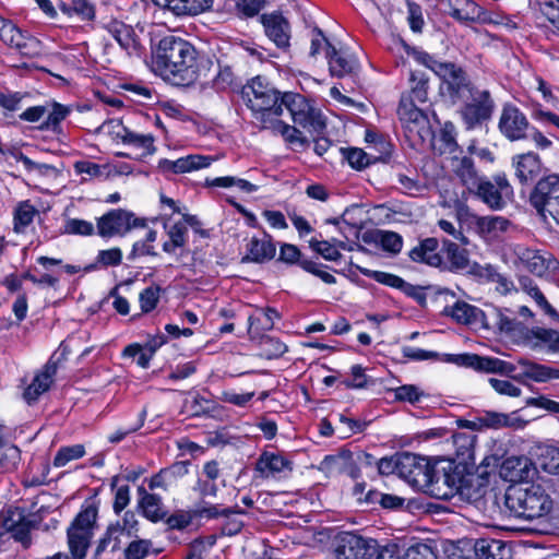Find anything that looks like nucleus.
I'll list each match as a JSON object with an SVG mask.
<instances>
[{"label":"nucleus","instance_id":"obj_1","mask_svg":"<svg viewBox=\"0 0 559 559\" xmlns=\"http://www.w3.org/2000/svg\"><path fill=\"white\" fill-rule=\"evenodd\" d=\"M206 63L190 43L175 36H166L159 41L154 59L156 71L175 85L195 82Z\"/></svg>","mask_w":559,"mask_h":559},{"label":"nucleus","instance_id":"obj_2","mask_svg":"<svg viewBox=\"0 0 559 559\" xmlns=\"http://www.w3.org/2000/svg\"><path fill=\"white\" fill-rule=\"evenodd\" d=\"M554 481V478H542L540 483L509 487L504 497L507 509L525 520L547 515L554 504L548 491Z\"/></svg>","mask_w":559,"mask_h":559},{"label":"nucleus","instance_id":"obj_3","mask_svg":"<svg viewBox=\"0 0 559 559\" xmlns=\"http://www.w3.org/2000/svg\"><path fill=\"white\" fill-rule=\"evenodd\" d=\"M280 93L261 76L253 78L241 90V97L264 129L276 117H281Z\"/></svg>","mask_w":559,"mask_h":559},{"label":"nucleus","instance_id":"obj_4","mask_svg":"<svg viewBox=\"0 0 559 559\" xmlns=\"http://www.w3.org/2000/svg\"><path fill=\"white\" fill-rule=\"evenodd\" d=\"M429 476L431 483L423 490L429 491L438 498H451L459 493L464 496V487L457 473L454 472L453 462L444 459L432 461Z\"/></svg>","mask_w":559,"mask_h":559},{"label":"nucleus","instance_id":"obj_5","mask_svg":"<svg viewBox=\"0 0 559 559\" xmlns=\"http://www.w3.org/2000/svg\"><path fill=\"white\" fill-rule=\"evenodd\" d=\"M97 509L95 507H87L82 510L69 526L68 545L72 558L70 559H84L86 550L90 547L93 537V530L96 523Z\"/></svg>","mask_w":559,"mask_h":559},{"label":"nucleus","instance_id":"obj_6","mask_svg":"<svg viewBox=\"0 0 559 559\" xmlns=\"http://www.w3.org/2000/svg\"><path fill=\"white\" fill-rule=\"evenodd\" d=\"M0 527L11 533L14 540L26 549L32 545L31 531L36 527V522L22 509L8 507L0 512Z\"/></svg>","mask_w":559,"mask_h":559},{"label":"nucleus","instance_id":"obj_7","mask_svg":"<svg viewBox=\"0 0 559 559\" xmlns=\"http://www.w3.org/2000/svg\"><path fill=\"white\" fill-rule=\"evenodd\" d=\"M376 552L377 545L373 539H366L349 532L341 533L335 538L336 559H370Z\"/></svg>","mask_w":559,"mask_h":559},{"label":"nucleus","instance_id":"obj_8","mask_svg":"<svg viewBox=\"0 0 559 559\" xmlns=\"http://www.w3.org/2000/svg\"><path fill=\"white\" fill-rule=\"evenodd\" d=\"M401 478L405 479L409 485L421 489L431 483L430 467L432 461L427 457L404 452L401 453Z\"/></svg>","mask_w":559,"mask_h":559},{"label":"nucleus","instance_id":"obj_9","mask_svg":"<svg viewBox=\"0 0 559 559\" xmlns=\"http://www.w3.org/2000/svg\"><path fill=\"white\" fill-rule=\"evenodd\" d=\"M143 218L134 217L133 213L126 210H112L103 215L97 222L98 234L102 237L123 235L132 228L144 227Z\"/></svg>","mask_w":559,"mask_h":559},{"label":"nucleus","instance_id":"obj_10","mask_svg":"<svg viewBox=\"0 0 559 559\" xmlns=\"http://www.w3.org/2000/svg\"><path fill=\"white\" fill-rule=\"evenodd\" d=\"M556 201H559V176L552 174L540 178L530 194V203L546 218Z\"/></svg>","mask_w":559,"mask_h":559},{"label":"nucleus","instance_id":"obj_11","mask_svg":"<svg viewBox=\"0 0 559 559\" xmlns=\"http://www.w3.org/2000/svg\"><path fill=\"white\" fill-rule=\"evenodd\" d=\"M493 100L488 91H474L472 99L461 110V116L467 129L488 120L493 111Z\"/></svg>","mask_w":559,"mask_h":559},{"label":"nucleus","instance_id":"obj_12","mask_svg":"<svg viewBox=\"0 0 559 559\" xmlns=\"http://www.w3.org/2000/svg\"><path fill=\"white\" fill-rule=\"evenodd\" d=\"M0 39L8 46L17 49L22 55L31 56L38 51L39 41L23 33L11 21L0 16Z\"/></svg>","mask_w":559,"mask_h":559},{"label":"nucleus","instance_id":"obj_13","mask_svg":"<svg viewBox=\"0 0 559 559\" xmlns=\"http://www.w3.org/2000/svg\"><path fill=\"white\" fill-rule=\"evenodd\" d=\"M499 129L511 141L528 138V131L531 130L525 115L519 108L511 105L503 107L499 120Z\"/></svg>","mask_w":559,"mask_h":559},{"label":"nucleus","instance_id":"obj_14","mask_svg":"<svg viewBox=\"0 0 559 559\" xmlns=\"http://www.w3.org/2000/svg\"><path fill=\"white\" fill-rule=\"evenodd\" d=\"M358 269L360 273L364 274L365 276L370 277L380 284L400 289L406 296L416 300L420 306H424L426 304V293L424 287L409 284L395 274L382 271H372L365 267Z\"/></svg>","mask_w":559,"mask_h":559},{"label":"nucleus","instance_id":"obj_15","mask_svg":"<svg viewBox=\"0 0 559 559\" xmlns=\"http://www.w3.org/2000/svg\"><path fill=\"white\" fill-rule=\"evenodd\" d=\"M462 366L473 368L478 371L511 374L515 371V366L492 357H481L476 354H464L459 357Z\"/></svg>","mask_w":559,"mask_h":559},{"label":"nucleus","instance_id":"obj_16","mask_svg":"<svg viewBox=\"0 0 559 559\" xmlns=\"http://www.w3.org/2000/svg\"><path fill=\"white\" fill-rule=\"evenodd\" d=\"M261 22L266 36L278 47H289L290 26L287 20L278 13L263 14Z\"/></svg>","mask_w":559,"mask_h":559},{"label":"nucleus","instance_id":"obj_17","mask_svg":"<svg viewBox=\"0 0 559 559\" xmlns=\"http://www.w3.org/2000/svg\"><path fill=\"white\" fill-rule=\"evenodd\" d=\"M55 357L56 355L50 357L43 370L34 377L32 383L24 390L23 399L27 404L35 403L44 392L49 390L57 372Z\"/></svg>","mask_w":559,"mask_h":559},{"label":"nucleus","instance_id":"obj_18","mask_svg":"<svg viewBox=\"0 0 559 559\" xmlns=\"http://www.w3.org/2000/svg\"><path fill=\"white\" fill-rule=\"evenodd\" d=\"M512 165L515 169V177L521 185H530L536 180L543 173V164L537 154L524 153L512 158Z\"/></svg>","mask_w":559,"mask_h":559},{"label":"nucleus","instance_id":"obj_19","mask_svg":"<svg viewBox=\"0 0 559 559\" xmlns=\"http://www.w3.org/2000/svg\"><path fill=\"white\" fill-rule=\"evenodd\" d=\"M121 140L127 146V151L119 153L120 156L141 159L154 152V139L152 135L138 134L124 129Z\"/></svg>","mask_w":559,"mask_h":559},{"label":"nucleus","instance_id":"obj_20","mask_svg":"<svg viewBox=\"0 0 559 559\" xmlns=\"http://www.w3.org/2000/svg\"><path fill=\"white\" fill-rule=\"evenodd\" d=\"M513 252L516 257V261L532 274L543 276L550 267V254L546 257L537 250H533L520 245L514 247Z\"/></svg>","mask_w":559,"mask_h":559},{"label":"nucleus","instance_id":"obj_21","mask_svg":"<svg viewBox=\"0 0 559 559\" xmlns=\"http://www.w3.org/2000/svg\"><path fill=\"white\" fill-rule=\"evenodd\" d=\"M247 253L241 258L242 263H264L275 257L276 248L269 234L262 239L252 237L246 245Z\"/></svg>","mask_w":559,"mask_h":559},{"label":"nucleus","instance_id":"obj_22","mask_svg":"<svg viewBox=\"0 0 559 559\" xmlns=\"http://www.w3.org/2000/svg\"><path fill=\"white\" fill-rule=\"evenodd\" d=\"M520 323L515 318H510L501 309L489 306L484 312L481 328L498 330L500 333L513 334L518 331Z\"/></svg>","mask_w":559,"mask_h":559},{"label":"nucleus","instance_id":"obj_23","mask_svg":"<svg viewBox=\"0 0 559 559\" xmlns=\"http://www.w3.org/2000/svg\"><path fill=\"white\" fill-rule=\"evenodd\" d=\"M484 310L472 306L465 301H456L454 305L445 307L443 313L451 317L460 324L480 326L484 318Z\"/></svg>","mask_w":559,"mask_h":559},{"label":"nucleus","instance_id":"obj_24","mask_svg":"<svg viewBox=\"0 0 559 559\" xmlns=\"http://www.w3.org/2000/svg\"><path fill=\"white\" fill-rule=\"evenodd\" d=\"M416 100L411 96L402 95L397 108L400 121L406 130L414 131L415 128L426 124L427 118L423 110L416 105Z\"/></svg>","mask_w":559,"mask_h":559},{"label":"nucleus","instance_id":"obj_25","mask_svg":"<svg viewBox=\"0 0 559 559\" xmlns=\"http://www.w3.org/2000/svg\"><path fill=\"white\" fill-rule=\"evenodd\" d=\"M326 59L330 72L333 76L343 78L355 74L359 67L354 57L345 51L336 50L333 46H329Z\"/></svg>","mask_w":559,"mask_h":559},{"label":"nucleus","instance_id":"obj_26","mask_svg":"<svg viewBox=\"0 0 559 559\" xmlns=\"http://www.w3.org/2000/svg\"><path fill=\"white\" fill-rule=\"evenodd\" d=\"M444 11L459 22H474L480 19V8L471 0H440Z\"/></svg>","mask_w":559,"mask_h":559},{"label":"nucleus","instance_id":"obj_27","mask_svg":"<svg viewBox=\"0 0 559 559\" xmlns=\"http://www.w3.org/2000/svg\"><path fill=\"white\" fill-rule=\"evenodd\" d=\"M321 469L330 474L344 473L352 478L359 476V469L350 452L325 456L321 463Z\"/></svg>","mask_w":559,"mask_h":559},{"label":"nucleus","instance_id":"obj_28","mask_svg":"<svg viewBox=\"0 0 559 559\" xmlns=\"http://www.w3.org/2000/svg\"><path fill=\"white\" fill-rule=\"evenodd\" d=\"M500 473L509 481H523L532 475V462L526 456H510L503 461Z\"/></svg>","mask_w":559,"mask_h":559},{"label":"nucleus","instance_id":"obj_29","mask_svg":"<svg viewBox=\"0 0 559 559\" xmlns=\"http://www.w3.org/2000/svg\"><path fill=\"white\" fill-rule=\"evenodd\" d=\"M213 5V0H158V7L171 11L176 15H197Z\"/></svg>","mask_w":559,"mask_h":559},{"label":"nucleus","instance_id":"obj_30","mask_svg":"<svg viewBox=\"0 0 559 559\" xmlns=\"http://www.w3.org/2000/svg\"><path fill=\"white\" fill-rule=\"evenodd\" d=\"M519 365L522 367V371L513 378L518 381L523 379H532L536 382H545L550 379H559V369H552L550 367L532 362L527 359H520Z\"/></svg>","mask_w":559,"mask_h":559},{"label":"nucleus","instance_id":"obj_31","mask_svg":"<svg viewBox=\"0 0 559 559\" xmlns=\"http://www.w3.org/2000/svg\"><path fill=\"white\" fill-rule=\"evenodd\" d=\"M438 240L426 238L418 246L414 247L408 255L414 262H423L430 266H440L442 258L437 252Z\"/></svg>","mask_w":559,"mask_h":559},{"label":"nucleus","instance_id":"obj_32","mask_svg":"<svg viewBox=\"0 0 559 559\" xmlns=\"http://www.w3.org/2000/svg\"><path fill=\"white\" fill-rule=\"evenodd\" d=\"M477 559H510V550L502 540L493 538L477 539L474 545Z\"/></svg>","mask_w":559,"mask_h":559},{"label":"nucleus","instance_id":"obj_33","mask_svg":"<svg viewBox=\"0 0 559 559\" xmlns=\"http://www.w3.org/2000/svg\"><path fill=\"white\" fill-rule=\"evenodd\" d=\"M433 72L442 79L452 94H457L466 85L464 71L453 63H436Z\"/></svg>","mask_w":559,"mask_h":559},{"label":"nucleus","instance_id":"obj_34","mask_svg":"<svg viewBox=\"0 0 559 559\" xmlns=\"http://www.w3.org/2000/svg\"><path fill=\"white\" fill-rule=\"evenodd\" d=\"M479 427L499 429L503 427L522 428L525 421L516 416V413L504 414L497 412H484L478 417Z\"/></svg>","mask_w":559,"mask_h":559},{"label":"nucleus","instance_id":"obj_35","mask_svg":"<svg viewBox=\"0 0 559 559\" xmlns=\"http://www.w3.org/2000/svg\"><path fill=\"white\" fill-rule=\"evenodd\" d=\"M293 122L317 134H320L325 129V120L321 111L308 99L306 108H301L299 114L293 119Z\"/></svg>","mask_w":559,"mask_h":559},{"label":"nucleus","instance_id":"obj_36","mask_svg":"<svg viewBox=\"0 0 559 559\" xmlns=\"http://www.w3.org/2000/svg\"><path fill=\"white\" fill-rule=\"evenodd\" d=\"M471 192L475 193L484 203L492 210H500L504 205L499 188L488 179L480 178Z\"/></svg>","mask_w":559,"mask_h":559},{"label":"nucleus","instance_id":"obj_37","mask_svg":"<svg viewBox=\"0 0 559 559\" xmlns=\"http://www.w3.org/2000/svg\"><path fill=\"white\" fill-rule=\"evenodd\" d=\"M451 168L468 190H473V187L481 178L478 175L472 158L467 156H453L451 158Z\"/></svg>","mask_w":559,"mask_h":559},{"label":"nucleus","instance_id":"obj_38","mask_svg":"<svg viewBox=\"0 0 559 559\" xmlns=\"http://www.w3.org/2000/svg\"><path fill=\"white\" fill-rule=\"evenodd\" d=\"M36 216H39V212L28 200L19 202L13 211V230L16 234L26 233Z\"/></svg>","mask_w":559,"mask_h":559},{"label":"nucleus","instance_id":"obj_39","mask_svg":"<svg viewBox=\"0 0 559 559\" xmlns=\"http://www.w3.org/2000/svg\"><path fill=\"white\" fill-rule=\"evenodd\" d=\"M3 426L0 425V473H7L16 468L21 452L17 447L3 438Z\"/></svg>","mask_w":559,"mask_h":559},{"label":"nucleus","instance_id":"obj_40","mask_svg":"<svg viewBox=\"0 0 559 559\" xmlns=\"http://www.w3.org/2000/svg\"><path fill=\"white\" fill-rule=\"evenodd\" d=\"M289 468V462L283 456L273 453H263L257 462V471L263 477L274 476Z\"/></svg>","mask_w":559,"mask_h":559},{"label":"nucleus","instance_id":"obj_41","mask_svg":"<svg viewBox=\"0 0 559 559\" xmlns=\"http://www.w3.org/2000/svg\"><path fill=\"white\" fill-rule=\"evenodd\" d=\"M139 493L142 495L140 506L144 515L152 522L163 520L166 512L162 508V499L157 495L147 493L142 487L139 488Z\"/></svg>","mask_w":559,"mask_h":559},{"label":"nucleus","instance_id":"obj_42","mask_svg":"<svg viewBox=\"0 0 559 559\" xmlns=\"http://www.w3.org/2000/svg\"><path fill=\"white\" fill-rule=\"evenodd\" d=\"M264 129H271L281 133L284 140L293 145L305 146L308 143L307 139L297 128L284 122L281 120V117H276V119H274V121H272V123L266 126Z\"/></svg>","mask_w":559,"mask_h":559},{"label":"nucleus","instance_id":"obj_43","mask_svg":"<svg viewBox=\"0 0 559 559\" xmlns=\"http://www.w3.org/2000/svg\"><path fill=\"white\" fill-rule=\"evenodd\" d=\"M443 253L450 263L451 270H464L468 266V254L463 248H460L455 242L444 240Z\"/></svg>","mask_w":559,"mask_h":559},{"label":"nucleus","instance_id":"obj_44","mask_svg":"<svg viewBox=\"0 0 559 559\" xmlns=\"http://www.w3.org/2000/svg\"><path fill=\"white\" fill-rule=\"evenodd\" d=\"M411 92L405 94L411 96L417 103L423 104L428 98V76L426 72L420 70H414L411 72Z\"/></svg>","mask_w":559,"mask_h":559},{"label":"nucleus","instance_id":"obj_45","mask_svg":"<svg viewBox=\"0 0 559 559\" xmlns=\"http://www.w3.org/2000/svg\"><path fill=\"white\" fill-rule=\"evenodd\" d=\"M510 225V222L501 216H481L476 221V227L480 235L496 236L498 233L506 231Z\"/></svg>","mask_w":559,"mask_h":559},{"label":"nucleus","instance_id":"obj_46","mask_svg":"<svg viewBox=\"0 0 559 559\" xmlns=\"http://www.w3.org/2000/svg\"><path fill=\"white\" fill-rule=\"evenodd\" d=\"M211 157L203 155H188L174 160V174H183L210 166Z\"/></svg>","mask_w":559,"mask_h":559},{"label":"nucleus","instance_id":"obj_47","mask_svg":"<svg viewBox=\"0 0 559 559\" xmlns=\"http://www.w3.org/2000/svg\"><path fill=\"white\" fill-rule=\"evenodd\" d=\"M306 102L307 98L300 94L297 93H284L281 96V116L283 115L284 110H287L292 120L299 114L301 108H306Z\"/></svg>","mask_w":559,"mask_h":559},{"label":"nucleus","instance_id":"obj_48","mask_svg":"<svg viewBox=\"0 0 559 559\" xmlns=\"http://www.w3.org/2000/svg\"><path fill=\"white\" fill-rule=\"evenodd\" d=\"M111 37L126 50L130 49L134 39L132 37V29L120 22H112L107 27Z\"/></svg>","mask_w":559,"mask_h":559},{"label":"nucleus","instance_id":"obj_49","mask_svg":"<svg viewBox=\"0 0 559 559\" xmlns=\"http://www.w3.org/2000/svg\"><path fill=\"white\" fill-rule=\"evenodd\" d=\"M265 322L262 324L261 329L255 328V325L260 324V320L254 317H249L248 319V334L251 338H257L261 336L262 331H267L273 329L274 319L278 318V313L273 308H266L264 311Z\"/></svg>","mask_w":559,"mask_h":559},{"label":"nucleus","instance_id":"obj_50","mask_svg":"<svg viewBox=\"0 0 559 559\" xmlns=\"http://www.w3.org/2000/svg\"><path fill=\"white\" fill-rule=\"evenodd\" d=\"M242 513V511L235 509H222V515L226 519L222 526L224 535L233 536L241 531L243 522L238 516Z\"/></svg>","mask_w":559,"mask_h":559},{"label":"nucleus","instance_id":"obj_51","mask_svg":"<svg viewBox=\"0 0 559 559\" xmlns=\"http://www.w3.org/2000/svg\"><path fill=\"white\" fill-rule=\"evenodd\" d=\"M476 437L471 433L455 432L452 436L453 444L456 448V455L460 457H471L475 447Z\"/></svg>","mask_w":559,"mask_h":559},{"label":"nucleus","instance_id":"obj_52","mask_svg":"<svg viewBox=\"0 0 559 559\" xmlns=\"http://www.w3.org/2000/svg\"><path fill=\"white\" fill-rule=\"evenodd\" d=\"M61 9L64 13L76 14L82 20H91L94 16V8L88 0H71L70 3H62Z\"/></svg>","mask_w":559,"mask_h":559},{"label":"nucleus","instance_id":"obj_53","mask_svg":"<svg viewBox=\"0 0 559 559\" xmlns=\"http://www.w3.org/2000/svg\"><path fill=\"white\" fill-rule=\"evenodd\" d=\"M84 454H85V450L82 444H74V445L61 448L53 459V465L56 467H62L70 461L80 459Z\"/></svg>","mask_w":559,"mask_h":559},{"label":"nucleus","instance_id":"obj_54","mask_svg":"<svg viewBox=\"0 0 559 559\" xmlns=\"http://www.w3.org/2000/svg\"><path fill=\"white\" fill-rule=\"evenodd\" d=\"M160 287L150 286L140 293L139 302L141 310L145 313L152 311L159 300Z\"/></svg>","mask_w":559,"mask_h":559},{"label":"nucleus","instance_id":"obj_55","mask_svg":"<svg viewBox=\"0 0 559 559\" xmlns=\"http://www.w3.org/2000/svg\"><path fill=\"white\" fill-rule=\"evenodd\" d=\"M379 241L383 250L397 254L402 250L403 239L394 231H381L379 234Z\"/></svg>","mask_w":559,"mask_h":559},{"label":"nucleus","instance_id":"obj_56","mask_svg":"<svg viewBox=\"0 0 559 559\" xmlns=\"http://www.w3.org/2000/svg\"><path fill=\"white\" fill-rule=\"evenodd\" d=\"M64 234L90 236L94 233V225L91 222L71 218L66 222Z\"/></svg>","mask_w":559,"mask_h":559},{"label":"nucleus","instance_id":"obj_57","mask_svg":"<svg viewBox=\"0 0 559 559\" xmlns=\"http://www.w3.org/2000/svg\"><path fill=\"white\" fill-rule=\"evenodd\" d=\"M535 338L547 344L552 352H559V332L551 329L536 328L532 330Z\"/></svg>","mask_w":559,"mask_h":559},{"label":"nucleus","instance_id":"obj_58","mask_svg":"<svg viewBox=\"0 0 559 559\" xmlns=\"http://www.w3.org/2000/svg\"><path fill=\"white\" fill-rule=\"evenodd\" d=\"M401 559H438V557L429 545L416 544L408 547Z\"/></svg>","mask_w":559,"mask_h":559},{"label":"nucleus","instance_id":"obj_59","mask_svg":"<svg viewBox=\"0 0 559 559\" xmlns=\"http://www.w3.org/2000/svg\"><path fill=\"white\" fill-rule=\"evenodd\" d=\"M310 247L321 254L325 260L329 261H337L341 259V252L332 246L329 241H320L317 239H311L309 241Z\"/></svg>","mask_w":559,"mask_h":559},{"label":"nucleus","instance_id":"obj_60","mask_svg":"<svg viewBox=\"0 0 559 559\" xmlns=\"http://www.w3.org/2000/svg\"><path fill=\"white\" fill-rule=\"evenodd\" d=\"M540 465L547 473L559 476V450L547 449L542 457Z\"/></svg>","mask_w":559,"mask_h":559},{"label":"nucleus","instance_id":"obj_61","mask_svg":"<svg viewBox=\"0 0 559 559\" xmlns=\"http://www.w3.org/2000/svg\"><path fill=\"white\" fill-rule=\"evenodd\" d=\"M348 164L356 169H361L370 164V158L361 148H348L345 152Z\"/></svg>","mask_w":559,"mask_h":559},{"label":"nucleus","instance_id":"obj_62","mask_svg":"<svg viewBox=\"0 0 559 559\" xmlns=\"http://www.w3.org/2000/svg\"><path fill=\"white\" fill-rule=\"evenodd\" d=\"M401 454L392 457H382L378 463V471L381 475L397 474L401 477Z\"/></svg>","mask_w":559,"mask_h":559},{"label":"nucleus","instance_id":"obj_63","mask_svg":"<svg viewBox=\"0 0 559 559\" xmlns=\"http://www.w3.org/2000/svg\"><path fill=\"white\" fill-rule=\"evenodd\" d=\"M151 543L144 539L132 542L126 549V559H143L150 548Z\"/></svg>","mask_w":559,"mask_h":559},{"label":"nucleus","instance_id":"obj_64","mask_svg":"<svg viewBox=\"0 0 559 559\" xmlns=\"http://www.w3.org/2000/svg\"><path fill=\"white\" fill-rule=\"evenodd\" d=\"M490 385L493 388L496 392L499 394L508 395V396H519L521 394L520 388L515 386L508 380H499L496 378L489 379Z\"/></svg>","mask_w":559,"mask_h":559}]
</instances>
